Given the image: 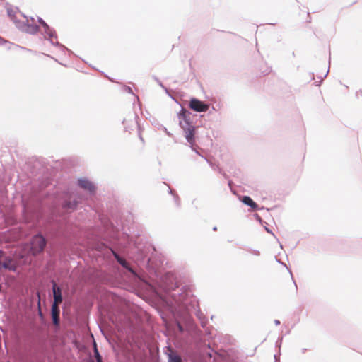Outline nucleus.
<instances>
[{
    "label": "nucleus",
    "instance_id": "nucleus-1",
    "mask_svg": "<svg viewBox=\"0 0 362 362\" xmlns=\"http://www.w3.org/2000/svg\"><path fill=\"white\" fill-rule=\"evenodd\" d=\"M46 245L45 239L40 235L33 237L31 241L30 250L33 255L41 252Z\"/></svg>",
    "mask_w": 362,
    "mask_h": 362
},
{
    "label": "nucleus",
    "instance_id": "nucleus-2",
    "mask_svg": "<svg viewBox=\"0 0 362 362\" xmlns=\"http://www.w3.org/2000/svg\"><path fill=\"white\" fill-rule=\"evenodd\" d=\"M180 124L185 133V138L187 141L193 144L194 143V127L191 125L187 121H185L184 123L180 122Z\"/></svg>",
    "mask_w": 362,
    "mask_h": 362
},
{
    "label": "nucleus",
    "instance_id": "nucleus-3",
    "mask_svg": "<svg viewBox=\"0 0 362 362\" xmlns=\"http://www.w3.org/2000/svg\"><path fill=\"white\" fill-rule=\"evenodd\" d=\"M189 107L195 112H206L209 105L197 98H192L189 101Z\"/></svg>",
    "mask_w": 362,
    "mask_h": 362
},
{
    "label": "nucleus",
    "instance_id": "nucleus-4",
    "mask_svg": "<svg viewBox=\"0 0 362 362\" xmlns=\"http://www.w3.org/2000/svg\"><path fill=\"white\" fill-rule=\"evenodd\" d=\"M53 296L54 303L55 304H60L62 302V291L59 287H58L55 282L53 281Z\"/></svg>",
    "mask_w": 362,
    "mask_h": 362
},
{
    "label": "nucleus",
    "instance_id": "nucleus-5",
    "mask_svg": "<svg viewBox=\"0 0 362 362\" xmlns=\"http://www.w3.org/2000/svg\"><path fill=\"white\" fill-rule=\"evenodd\" d=\"M59 304L53 303L52 305V316L53 322L55 325H58L59 322Z\"/></svg>",
    "mask_w": 362,
    "mask_h": 362
},
{
    "label": "nucleus",
    "instance_id": "nucleus-6",
    "mask_svg": "<svg viewBox=\"0 0 362 362\" xmlns=\"http://www.w3.org/2000/svg\"><path fill=\"white\" fill-rule=\"evenodd\" d=\"M78 185L81 188L88 190L89 192H93L95 189L94 185L86 179H80L78 180Z\"/></svg>",
    "mask_w": 362,
    "mask_h": 362
},
{
    "label": "nucleus",
    "instance_id": "nucleus-7",
    "mask_svg": "<svg viewBox=\"0 0 362 362\" xmlns=\"http://www.w3.org/2000/svg\"><path fill=\"white\" fill-rule=\"evenodd\" d=\"M241 201L246 205L250 206L253 210L258 209V205L248 196H244Z\"/></svg>",
    "mask_w": 362,
    "mask_h": 362
},
{
    "label": "nucleus",
    "instance_id": "nucleus-8",
    "mask_svg": "<svg viewBox=\"0 0 362 362\" xmlns=\"http://www.w3.org/2000/svg\"><path fill=\"white\" fill-rule=\"evenodd\" d=\"M115 256L117 259V260L118 261V262L122 266L124 267V268H126L127 269H128L129 272H131L132 273H134L133 270L129 267V265H128V263L126 262L125 259L119 257L117 255L115 254Z\"/></svg>",
    "mask_w": 362,
    "mask_h": 362
},
{
    "label": "nucleus",
    "instance_id": "nucleus-9",
    "mask_svg": "<svg viewBox=\"0 0 362 362\" xmlns=\"http://www.w3.org/2000/svg\"><path fill=\"white\" fill-rule=\"evenodd\" d=\"M94 354H95V359L100 362V359H102V357L100 355L99 352H98V350L97 349V346H96V344L94 343Z\"/></svg>",
    "mask_w": 362,
    "mask_h": 362
},
{
    "label": "nucleus",
    "instance_id": "nucleus-10",
    "mask_svg": "<svg viewBox=\"0 0 362 362\" xmlns=\"http://www.w3.org/2000/svg\"><path fill=\"white\" fill-rule=\"evenodd\" d=\"M169 362H182V360L178 356H170Z\"/></svg>",
    "mask_w": 362,
    "mask_h": 362
},
{
    "label": "nucleus",
    "instance_id": "nucleus-11",
    "mask_svg": "<svg viewBox=\"0 0 362 362\" xmlns=\"http://www.w3.org/2000/svg\"><path fill=\"white\" fill-rule=\"evenodd\" d=\"M40 23H41V24H42L45 28L48 27V26H47V23H46L45 21H43L42 20H40Z\"/></svg>",
    "mask_w": 362,
    "mask_h": 362
},
{
    "label": "nucleus",
    "instance_id": "nucleus-12",
    "mask_svg": "<svg viewBox=\"0 0 362 362\" xmlns=\"http://www.w3.org/2000/svg\"><path fill=\"white\" fill-rule=\"evenodd\" d=\"M2 267L6 268V269L9 268L8 264L7 262H4L2 264Z\"/></svg>",
    "mask_w": 362,
    "mask_h": 362
},
{
    "label": "nucleus",
    "instance_id": "nucleus-13",
    "mask_svg": "<svg viewBox=\"0 0 362 362\" xmlns=\"http://www.w3.org/2000/svg\"><path fill=\"white\" fill-rule=\"evenodd\" d=\"M3 255H4V252L1 250H0V259L2 258Z\"/></svg>",
    "mask_w": 362,
    "mask_h": 362
},
{
    "label": "nucleus",
    "instance_id": "nucleus-14",
    "mask_svg": "<svg viewBox=\"0 0 362 362\" xmlns=\"http://www.w3.org/2000/svg\"><path fill=\"white\" fill-rule=\"evenodd\" d=\"M179 328L180 330H182V327L180 325H179Z\"/></svg>",
    "mask_w": 362,
    "mask_h": 362
}]
</instances>
